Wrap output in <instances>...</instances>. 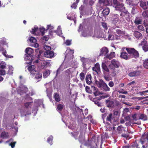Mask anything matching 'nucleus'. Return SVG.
<instances>
[{
  "label": "nucleus",
  "mask_w": 148,
  "mask_h": 148,
  "mask_svg": "<svg viewBox=\"0 0 148 148\" xmlns=\"http://www.w3.org/2000/svg\"><path fill=\"white\" fill-rule=\"evenodd\" d=\"M137 116V115L136 114H135L132 115V118L134 120L136 121L138 119Z\"/></svg>",
  "instance_id": "nucleus-58"
},
{
  "label": "nucleus",
  "mask_w": 148,
  "mask_h": 148,
  "mask_svg": "<svg viewBox=\"0 0 148 148\" xmlns=\"http://www.w3.org/2000/svg\"><path fill=\"white\" fill-rule=\"evenodd\" d=\"M79 140L80 143H82L84 141V138L82 135H80L79 137Z\"/></svg>",
  "instance_id": "nucleus-42"
},
{
  "label": "nucleus",
  "mask_w": 148,
  "mask_h": 148,
  "mask_svg": "<svg viewBox=\"0 0 148 148\" xmlns=\"http://www.w3.org/2000/svg\"><path fill=\"white\" fill-rule=\"evenodd\" d=\"M137 27L139 30L141 31H144V28L143 26L142 25H138Z\"/></svg>",
  "instance_id": "nucleus-52"
},
{
  "label": "nucleus",
  "mask_w": 148,
  "mask_h": 148,
  "mask_svg": "<svg viewBox=\"0 0 148 148\" xmlns=\"http://www.w3.org/2000/svg\"><path fill=\"white\" fill-rule=\"evenodd\" d=\"M57 108L59 110L61 111L64 108V105L60 104H59L57 105Z\"/></svg>",
  "instance_id": "nucleus-44"
},
{
  "label": "nucleus",
  "mask_w": 148,
  "mask_h": 148,
  "mask_svg": "<svg viewBox=\"0 0 148 148\" xmlns=\"http://www.w3.org/2000/svg\"><path fill=\"white\" fill-rule=\"evenodd\" d=\"M103 27L106 29H107V24L105 23H102V24Z\"/></svg>",
  "instance_id": "nucleus-62"
},
{
  "label": "nucleus",
  "mask_w": 148,
  "mask_h": 148,
  "mask_svg": "<svg viewBox=\"0 0 148 148\" xmlns=\"http://www.w3.org/2000/svg\"><path fill=\"white\" fill-rule=\"evenodd\" d=\"M30 68H31V67H29L28 68V70L30 71L31 74H35L36 72V70L35 69L34 70L31 71Z\"/></svg>",
  "instance_id": "nucleus-45"
},
{
  "label": "nucleus",
  "mask_w": 148,
  "mask_h": 148,
  "mask_svg": "<svg viewBox=\"0 0 148 148\" xmlns=\"http://www.w3.org/2000/svg\"><path fill=\"white\" fill-rule=\"evenodd\" d=\"M115 7L116 10H119L120 11L123 10L125 8L124 5L122 3H120L119 2L115 5Z\"/></svg>",
  "instance_id": "nucleus-11"
},
{
  "label": "nucleus",
  "mask_w": 148,
  "mask_h": 148,
  "mask_svg": "<svg viewBox=\"0 0 148 148\" xmlns=\"http://www.w3.org/2000/svg\"><path fill=\"white\" fill-rule=\"evenodd\" d=\"M102 66L103 69L105 71L107 72H109V69L105 64H102Z\"/></svg>",
  "instance_id": "nucleus-35"
},
{
  "label": "nucleus",
  "mask_w": 148,
  "mask_h": 148,
  "mask_svg": "<svg viewBox=\"0 0 148 148\" xmlns=\"http://www.w3.org/2000/svg\"><path fill=\"white\" fill-rule=\"evenodd\" d=\"M40 31L42 35L43 36L45 34V29L42 27L40 28Z\"/></svg>",
  "instance_id": "nucleus-48"
},
{
  "label": "nucleus",
  "mask_w": 148,
  "mask_h": 148,
  "mask_svg": "<svg viewBox=\"0 0 148 148\" xmlns=\"http://www.w3.org/2000/svg\"><path fill=\"white\" fill-rule=\"evenodd\" d=\"M13 70L12 68H9L8 71V73L10 75L12 74L13 73Z\"/></svg>",
  "instance_id": "nucleus-61"
},
{
  "label": "nucleus",
  "mask_w": 148,
  "mask_h": 148,
  "mask_svg": "<svg viewBox=\"0 0 148 148\" xmlns=\"http://www.w3.org/2000/svg\"><path fill=\"white\" fill-rule=\"evenodd\" d=\"M66 45L69 46L71 44V41L68 40H66Z\"/></svg>",
  "instance_id": "nucleus-64"
},
{
  "label": "nucleus",
  "mask_w": 148,
  "mask_h": 148,
  "mask_svg": "<svg viewBox=\"0 0 148 148\" xmlns=\"http://www.w3.org/2000/svg\"><path fill=\"white\" fill-rule=\"evenodd\" d=\"M116 32L119 35H122L124 34L123 31L119 29L116 30Z\"/></svg>",
  "instance_id": "nucleus-47"
},
{
  "label": "nucleus",
  "mask_w": 148,
  "mask_h": 148,
  "mask_svg": "<svg viewBox=\"0 0 148 148\" xmlns=\"http://www.w3.org/2000/svg\"><path fill=\"white\" fill-rule=\"evenodd\" d=\"M33 102H27L24 104L25 107L26 108H31Z\"/></svg>",
  "instance_id": "nucleus-34"
},
{
  "label": "nucleus",
  "mask_w": 148,
  "mask_h": 148,
  "mask_svg": "<svg viewBox=\"0 0 148 148\" xmlns=\"http://www.w3.org/2000/svg\"><path fill=\"white\" fill-rule=\"evenodd\" d=\"M38 30V27H35L34 28H32L31 32L32 33L34 34Z\"/></svg>",
  "instance_id": "nucleus-39"
},
{
  "label": "nucleus",
  "mask_w": 148,
  "mask_h": 148,
  "mask_svg": "<svg viewBox=\"0 0 148 148\" xmlns=\"http://www.w3.org/2000/svg\"><path fill=\"white\" fill-rule=\"evenodd\" d=\"M113 114L114 116H119L120 115V113L118 111L114 110L113 111Z\"/></svg>",
  "instance_id": "nucleus-53"
},
{
  "label": "nucleus",
  "mask_w": 148,
  "mask_h": 148,
  "mask_svg": "<svg viewBox=\"0 0 148 148\" xmlns=\"http://www.w3.org/2000/svg\"><path fill=\"white\" fill-rule=\"evenodd\" d=\"M138 148H147L148 146V132L143 134L139 140H135Z\"/></svg>",
  "instance_id": "nucleus-1"
},
{
  "label": "nucleus",
  "mask_w": 148,
  "mask_h": 148,
  "mask_svg": "<svg viewBox=\"0 0 148 148\" xmlns=\"http://www.w3.org/2000/svg\"><path fill=\"white\" fill-rule=\"evenodd\" d=\"M26 54L32 55V54L34 53V51L33 49L31 48L28 47L25 49Z\"/></svg>",
  "instance_id": "nucleus-21"
},
{
  "label": "nucleus",
  "mask_w": 148,
  "mask_h": 148,
  "mask_svg": "<svg viewBox=\"0 0 148 148\" xmlns=\"http://www.w3.org/2000/svg\"><path fill=\"white\" fill-rule=\"evenodd\" d=\"M126 50L129 54L130 59L133 58H138L139 54L138 51L133 48H126Z\"/></svg>",
  "instance_id": "nucleus-2"
},
{
  "label": "nucleus",
  "mask_w": 148,
  "mask_h": 148,
  "mask_svg": "<svg viewBox=\"0 0 148 148\" xmlns=\"http://www.w3.org/2000/svg\"><path fill=\"white\" fill-rule=\"evenodd\" d=\"M81 61L83 63V65L85 67L87 63L88 62L89 60L88 59L83 57L81 59Z\"/></svg>",
  "instance_id": "nucleus-23"
},
{
  "label": "nucleus",
  "mask_w": 148,
  "mask_h": 148,
  "mask_svg": "<svg viewBox=\"0 0 148 148\" xmlns=\"http://www.w3.org/2000/svg\"><path fill=\"white\" fill-rule=\"evenodd\" d=\"M86 92L89 93H91L92 92V91L90 90V87L87 86L85 88Z\"/></svg>",
  "instance_id": "nucleus-46"
},
{
  "label": "nucleus",
  "mask_w": 148,
  "mask_h": 148,
  "mask_svg": "<svg viewBox=\"0 0 148 148\" xmlns=\"http://www.w3.org/2000/svg\"><path fill=\"white\" fill-rule=\"evenodd\" d=\"M119 16V21H120L121 23H125V20L123 18V16Z\"/></svg>",
  "instance_id": "nucleus-54"
},
{
  "label": "nucleus",
  "mask_w": 148,
  "mask_h": 148,
  "mask_svg": "<svg viewBox=\"0 0 148 148\" xmlns=\"http://www.w3.org/2000/svg\"><path fill=\"white\" fill-rule=\"evenodd\" d=\"M147 116L144 114H141L139 116L138 119H141L144 121L147 120Z\"/></svg>",
  "instance_id": "nucleus-26"
},
{
  "label": "nucleus",
  "mask_w": 148,
  "mask_h": 148,
  "mask_svg": "<svg viewBox=\"0 0 148 148\" xmlns=\"http://www.w3.org/2000/svg\"><path fill=\"white\" fill-rule=\"evenodd\" d=\"M95 3V1L93 0H90L89 1V4L90 5L92 6Z\"/></svg>",
  "instance_id": "nucleus-63"
},
{
  "label": "nucleus",
  "mask_w": 148,
  "mask_h": 148,
  "mask_svg": "<svg viewBox=\"0 0 148 148\" xmlns=\"http://www.w3.org/2000/svg\"><path fill=\"white\" fill-rule=\"evenodd\" d=\"M115 56V53L114 52H112L110 53V54L109 55H107L106 57L109 60H111L113 58H114Z\"/></svg>",
  "instance_id": "nucleus-27"
},
{
  "label": "nucleus",
  "mask_w": 148,
  "mask_h": 148,
  "mask_svg": "<svg viewBox=\"0 0 148 148\" xmlns=\"http://www.w3.org/2000/svg\"><path fill=\"white\" fill-rule=\"evenodd\" d=\"M85 75L84 74L83 72L81 73L79 75V77L80 79L82 81H84V78H85Z\"/></svg>",
  "instance_id": "nucleus-37"
},
{
  "label": "nucleus",
  "mask_w": 148,
  "mask_h": 148,
  "mask_svg": "<svg viewBox=\"0 0 148 148\" xmlns=\"http://www.w3.org/2000/svg\"><path fill=\"white\" fill-rule=\"evenodd\" d=\"M0 51L2 52V54L6 58H10L6 54V51L3 48H1L0 49Z\"/></svg>",
  "instance_id": "nucleus-30"
},
{
  "label": "nucleus",
  "mask_w": 148,
  "mask_h": 148,
  "mask_svg": "<svg viewBox=\"0 0 148 148\" xmlns=\"http://www.w3.org/2000/svg\"><path fill=\"white\" fill-rule=\"evenodd\" d=\"M50 74V72L49 70H46L43 73V76L44 78H46Z\"/></svg>",
  "instance_id": "nucleus-33"
},
{
  "label": "nucleus",
  "mask_w": 148,
  "mask_h": 148,
  "mask_svg": "<svg viewBox=\"0 0 148 148\" xmlns=\"http://www.w3.org/2000/svg\"><path fill=\"white\" fill-rule=\"evenodd\" d=\"M122 90L123 91L124 90L122 89L121 90H120L118 91V92H119L120 93H121L122 94H127V92L126 91H122Z\"/></svg>",
  "instance_id": "nucleus-55"
},
{
  "label": "nucleus",
  "mask_w": 148,
  "mask_h": 148,
  "mask_svg": "<svg viewBox=\"0 0 148 148\" xmlns=\"http://www.w3.org/2000/svg\"><path fill=\"white\" fill-rule=\"evenodd\" d=\"M123 130V127L122 125L119 126L117 128V130L120 132H121Z\"/></svg>",
  "instance_id": "nucleus-50"
},
{
  "label": "nucleus",
  "mask_w": 148,
  "mask_h": 148,
  "mask_svg": "<svg viewBox=\"0 0 148 148\" xmlns=\"http://www.w3.org/2000/svg\"><path fill=\"white\" fill-rule=\"evenodd\" d=\"M108 85L110 87H113L114 86V83L112 81H110Z\"/></svg>",
  "instance_id": "nucleus-59"
},
{
  "label": "nucleus",
  "mask_w": 148,
  "mask_h": 148,
  "mask_svg": "<svg viewBox=\"0 0 148 148\" xmlns=\"http://www.w3.org/2000/svg\"><path fill=\"white\" fill-rule=\"evenodd\" d=\"M120 12L119 14H114L112 17V21L114 24H116L119 21V15Z\"/></svg>",
  "instance_id": "nucleus-5"
},
{
  "label": "nucleus",
  "mask_w": 148,
  "mask_h": 148,
  "mask_svg": "<svg viewBox=\"0 0 148 148\" xmlns=\"http://www.w3.org/2000/svg\"><path fill=\"white\" fill-rule=\"evenodd\" d=\"M140 45L142 46L143 49L145 52L148 51V44L146 41H142Z\"/></svg>",
  "instance_id": "nucleus-7"
},
{
  "label": "nucleus",
  "mask_w": 148,
  "mask_h": 148,
  "mask_svg": "<svg viewBox=\"0 0 148 148\" xmlns=\"http://www.w3.org/2000/svg\"><path fill=\"white\" fill-rule=\"evenodd\" d=\"M108 52V50L107 48L106 47L102 48L100 49V56H103V55H105Z\"/></svg>",
  "instance_id": "nucleus-12"
},
{
  "label": "nucleus",
  "mask_w": 148,
  "mask_h": 148,
  "mask_svg": "<svg viewBox=\"0 0 148 148\" xmlns=\"http://www.w3.org/2000/svg\"><path fill=\"white\" fill-rule=\"evenodd\" d=\"M42 77V74L40 73H37L35 75V78L37 79L41 78Z\"/></svg>",
  "instance_id": "nucleus-40"
},
{
  "label": "nucleus",
  "mask_w": 148,
  "mask_h": 148,
  "mask_svg": "<svg viewBox=\"0 0 148 148\" xmlns=\"http://www.w3.org/2000/svg\"><path fill=\"white\" fill-rule=\"evenodd\" d=\"M119 15L121 16H124L127 21H129L130 20L131 15L129 13L121 12Z\"/></svg>",
  "instance_id": "nucleus-9"
},
{
  "label": "nucleus",
  "mask_w": 148,
  "mask_h": 148,
  "mask_svg": "<svg viewBox=\"0 0 148 148\" xmlns=\"http://www.w3.org/2000/svg\"><path fill=\"white\" fill-rule=\"evenodd\" d=\"M100 3H103V5H110V0H99Z\"/></svg>",
  "instance_id": "nucleus-19"
},
{
  "label": "nucleus",
  "mask_w": 148,
  "mask_h": 148,
  "mask_svg": "<svg viewBox=\"0 0 148 148\" xmlns=\"http://www.w3.org/2000/svg\"><path fill=\"white\" fill-rule=\"evenodd\" d=\"M92 77L90 74H87L86 77V82L88 84H90L92 83Z\"/></svg>",
  "instance_id": "nucleus-15"
},
{
  "label": "nucleus",
  "mask_w": 148,
  "mask_h": 148,
  "mask_svg": "<svg viewBox=\"0 0 148 148\" xmlns=\"http://www.w3.org/2000/svg\"><path fill=\"white\" fill-rule=\"evenodd\" d=\"M29 39L31 43H35L37 41L36 39L34 37H31L29 38Z\"/></svg>",
  "instance_id": "nucleus-36"
},
{
  "label": "nucleus",
  "mask_w": 148,
  "mask_h": 148,
  "mask_svg": "<svg viewBox=\"0 0 148 148\" xmlns=\"http://www.w3.org/2000/svg\"><path fill=\"white\" fill-rule=\"evenodd\" d=\"M120 57L121 58L126 60L130 59L129 54L125 51H123L121 52Z\"/></svg>",
  "instance_id": "nucleus-6"
},
{
  "label": "nucleus",
  "mask_w": 148,
  "mask_h": 148,
  "mask_svg": "<svg viewBox=\"0 0 148 148\" xmlns=\"http://www.w3.org/2000/svg\"><path fill=\"white\" fill-rule=\"evenodd\" d=\"M108 115V113H107L102 114V119H104L106 118V116H107Z\"/></svg>",
  "instance_id": "nucleus-60"
},
{
  "label": "nucleus",
  "mask_w": 148,
  "mask_h": 148,
  "mask_svg": "<svg viewBox=\"0 0 148 148\" xmlns=\"http://www.w3.org/2000/svg\"><path fill=\"white\" fill-rule=\"evenodd\" d=\"M130 146L131 148H138L137 143H136L135 141L134 142L132 143Z\"/></svg>",
  "instance_id": "nucleus-41"
},
{
  "label": "nucleus",
  "mask_w": 148,
  "mask_h": 148,
  "mask_svg": "<svg viewBox=\"0 0 148 148\" xmlns=\"http://www.w3.org/2000/svg\"><path fill=\"white\" fill-rule=\"evenodd\" d=\"M92 70L93 71L97 73L98 74L100 72L99 64L98 63H96L95 66L92 68Z\"/></svg>",
  "instance_id": "nucleus-10"
},
{
  "label": "nucleus",
  "mask_w": 148,
  "mask_h": 148,
  "mask_svg": "<svg viewBox=\"0 0 148 148\" xmlns=\"http://www.w3.org/2000/svg\"><path fill=\"white\" fill-rule=\"evenodd\" d=\"M134 34L135 37L138 39H140L143 37L142 34L138 31H135Z\"/></svg>",
  "instance_id": "nucleus-18"
},
{
  "label": "nucleus",
  "mask_w": 148,
  "mask_h": 148,
  "mask_svg": "<svg viewBox=\"0 0 148 148\" xmlns=\"http://www.w3.org/2000/svg\"><path fill=\"white\" fill-rule=\"evenodd\" d=\"M73 71V68H69V69L65 71L67 73H68L69 75L71 74Z\"/></svg>",
  "instance_id": "nucleus-43"
},
{
  "label": "nucleus",
  "mask_w": 148,
  "mask_h": 148,
  "mask_svg": "<svg viewBox=\"0 0 148 148\" xmlns=\"http://www.w3.org/2000/svg\"><path fill=\"white\" fill-rule=\"evenodd\" d=\"M5 74V71L4 70H0V74L1 75H4Z\"/></svg>",
  "instance_id": "nucleus-57"
},
{
  "label": "nucleus",
  "mask_w": 148,
  "mask_h": 148,
  "mask_svg": "<svg viewBox=\"0 0 148 148\" xmlns=\"http://www.w3.org/2000/svg\"><path fill=\"white\" fill-rule=\"evenodd\" d=\"M140 6L144 10H146L148 8L147 3L144 1H141L140 2Z\"/></svg>",
  "instance_id": "nucleus-22"
},
{
  "label": "nucleus",
  "mask_w": 148,
  "mask_h": 148,
  "mask_svg": "<svg viewBox=\"0 0 148 148\" xmlns=\"http://www.w3.org/2000/svg\"><path fill=\"white\" fill-rule=\"evenodd\" d=\"M143 66L145 68L148 69V58L143 60Z\"/></svg>",
  "instance_id": "nucleus-32"
},
{
  "label": "nucleus",
  "mask_w": 148,
  "mask_h": 148,
  "mask_svg": "<svg viewBox=\"0 0 148 148\" xmlns=\"http://www.w3.org/2000/svg\"><path fill=\"white\" fill-rule=\"evenodd\" d=\"M114 117L113 116V114L112 113H110L107 115L106 120L107 121L110 122V123H112V121Z\"/></svg>",
  "instance_id": "nucleus-20"
},
{
  "label": "nucleus",
  "mask_w": 148,
  "mask_h": 148,
  "mask_svg": "<svg viewBox=\"0 0 148 148\" xmlns=\"http://www.w3.org/2000/svg\"><path fill=\"white\" fill-rule=\"evenodd\" d=\"M107 106L108 108L112 107L114 106V102L109 100H107L106 101Z\"/></svg>",
  "instance_id": "nucleus-17"
},
{
  "label": "nucleus",
  "mask_w": 148,
  "mask_h": 148,
  "mask_svg": "<svg viewBox=\"0 0 148 148\" xmlns=\"http://www.w3.org/2000/svg\"><path fill=\"white\" fill-rule=\"evenodd\" d=\"M102 97H96L93 99L92 101L94 102V103L97 105L99 107L101 106V102L98 101L100 100L101 99Z\"/></svg>",
  "instance_id": "nucleus-13"
},
{
  "label": "nucleus",
  "mask_w": 148,
  "mask_h": 148,
  "mask_svg": "<svg viewBox=\"0 0 148 148\" xmlns=\"http://www.w3.org/2000/svg\"><path fill=\"white\" fill-rule=\"evenodd\" d=\"M44 56L45 57L51 58L54 56V52L53 51H45L44 53Z\"/></svg>",
  "instance_id": "nucleus-4"
},
{
  "label": "nucleus",
  "mask_w": 148,
  "mask_h": 148,
  "mask_svg": "<svg viewBox=\"0 0 148 148\" xmlns=\"http://www.w3.org/2000/svg\"><path fill=\"white\" fill-rule=\"evenodd\" d=\"M54 97L56 101L59 102L60 101L61 99L58 94L57 93H54Z\"/></svg>",
  "instance_id": "nucleus-31"
},
{
  "label": "nucleus",
  "mask_w": 148,
  "mask_h": 148,
  "mask_svg": "<svg viewBox=\"0 0 148 148\" xmlns=\"http://www.w3.org/2000/svg\"><path fill=\"white\" fill-rule=\"evenodd\" d=\"M140 73V72L139 71H135L130 72L128 75L131 77H135L139 75Z\"/></svg>",
  "instance_id": "nucleus-14"
},
{
  "label": "nucleus",
  "mask_w": 148,
  "mask_h": 148,
  "mask_svg": "<svg viewBox=\"0 0 148 148\" xmlns=\"http://www.w3.org/2000/svg\"><path fill=\"white\" fill-rule=\"evenodd\" d=\"M44 49L46 50V51H50L51 50V48L50 46H48L47 45L44 46Z\"/></svg>",
  "instance_id": "nucleus-49"
},
{
  "label": "nucleus",
  "mask_w": 148,
  "mask_h": 148,
  "mask_svg": "<svg viewBox=\"0 0 148 148\" xmlns=\"http://www.w3.org/2000/svg\"><path fill=\"white\" fill-rule=\"evenodd\" d=\"M16 143V142H11L10 144V145L11 146L12 148H14L15 147V145Z\"/></svg>",
  "instance_id": "nucleus-56"
},
{
  "label": "nucleus",
  "mask_w": 148,
  "mask_h": 148,
  "mask_svg": "<svg viewBox=\"0 0 148 148\" xmlns=\"http://www.w3.org/2000/svg\"><path fill=\"white\" fill-rule=\"evenodd\" d=\"M53 139V137L52 135L50 136L47 139V141L50 145H52V141Z\"/></svg>",
  "instance_id": "nucleus-25"
},
{
  "label": "nucleus",
  "mask_w": 148,
  "mask_h": 148,
  "mask_svg": "<svg viewBox=\"0 0 148 148\" xmlns=\"http://www.w3.org/2000/svg\"><path fill=\"white\" fill-rule=\"evenodd\" d=\"M142 15L145 18H148V11L146 10L144 11L143 12Z\"/></svg>",
  "instance_id": "nucleus-38"
},
{
  "label": "nucleus",
  "mask_w": 148,
  "mask_h": 148,
  "mask_svg": "<svg viewBox=\"0 0 148 148\" xmlns=\"http://www.w3.org/2000/svg\"><path fill=\"white\" fill-rule=\"evenodd\" d=\"M142 20L140 17H137L134 21L135 25H138L142 23Z\"/></svg>",
  "instance_id": "nucleus-16"
},
{
  "label": "nucleus",
  "mask_w": 148,
  "mask_h": 148,
  "mask_svg": "<svg viewBox=\"0 0 148 148\" xmlns=\"http://www.w3.org/2000/svg\"><path fill=\"white\" fill-rule=\"evenodd\" d=\"M1 137L3 138H7L9 137V135L8 132H2L1 135Z\"/></svg>",
  "instance_id": "nucleus-24"
},
{
  "label": "nucleus",
  "mask_w": 148,
  "mask_h": 148,
  "mask_svg": "<svg viewBox=\"0 0 148 148\" xmlns=\"http://www.w3.org/2000/svg\"><path fill=\"white\" fill-rule=\"evenodd\" d=\"M111 64L109 65V67L111 69H112V65L114 67L118 68L119 67L120 63L119 62L114 59L112 60L111 61Z\"/></svg>",
  "instance_id": "nucleus-8"
},
{
  "label": "nucleus",
  "mask_w": 148,
  "mask_h": 148,
  "mask_svg": "<svg viewBox=\"0 0 148 148\" xmlns=\"http://www.w3.org/2000/svg\"><path fill=\"white\" fill-rule=\"evenodd\" d=\"M109 9L108 8H106L103 10L102 13L103 15H107L109 14Z\"/></svg>",
  "instance_id": "nucleus-28"
},
{
  "label": "nucleus",
  "mask_w": 148,
  "mask_h": 148,
  "mask_svg": "<svg viewBox=\"0 0 148 148\" xmlns=\"http://www.w3.org/2000/svg\"><path fill=\"white\" fill-rule=\"evenodd\" d=\"M95 82L96 84H97L99 88L102 87L104 91L107 92L110 90V88L106 84L102 79H100L99 81L96 80Z\"/></svg>",
  "instance_id": "nucleus-3"
},
{
  "label": "nucleus",
  "mask_w": 148,
  "mask_h": 148,
  "mask_svg": "<svg viewBox=\"0 0 148 148\" xmlns=\"http://www.w3.org/2000/svg\"><path fill=\"white\" fill-rule=\"evenodd\" d=\"M24 58L26 60H32L33 56L32 55L25 54Z\"/></svg>",
  "instance_id": "nucleus-29"
},
{
  "label": "nucleus",
  "mask_w": 148,
  "mask_h": 148,
  "mask_svg": "<svg viewBox=\"0 0 148 148\" xmlns=\"http://www.w3.org/2000/svg\"><path fill=\"white\" fill-rule=\"evenodd\" d=\"M57 34L59 36L62 35V30L60 29H58L56 32Z\"/></svg>",
  "instance_id": "nucleus-51"
}]
</instances>
